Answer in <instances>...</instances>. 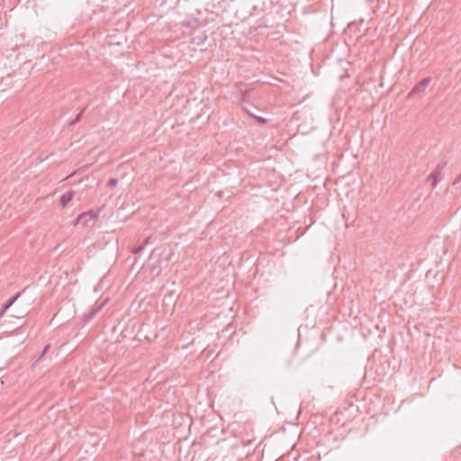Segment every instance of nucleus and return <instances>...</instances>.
Wrapping results in <instances>:
<instances>
[{
  "label": "nucleus",
  "mask_w": 461,
  "mask_h": 461,
  "mask_svg": "<svg viewBox=\"0 0 461 461\" xmlns=\"http://www.w3.org/2000/svg\"><path fill=\"white\" fill-rule=\"evenodd\" d=\"M430 81H431V78L429 77H425L424 79L420 81L410 91V93L408 94L407 97L411 98V97H412L413 95H415L417 94L423 93L426 90V88L428 87V86L430 83Z\"/></svg>",
  "instance_id": "f257e3e1"
},
{
  "label": "nucleus",
  "mask_w": 461,
  "mask_h": 461,
  "mask_svg": "<svg viewBox=\"0 0 461 461\" xmlns=\"http://www.w3.org/2000/svg\"><path fill=\"white\" fill-rule=\"evenodd\" d=\"M443 167L444 165H438L437 169L431 172L427 178V181L431 183L433 188L437 185L438 181L439 180V176Z\"/></svg>",
  "instance_id": "f03ea898"
},
{
  "label": "nucleus",
  "mask_w": 461,
  "mask_h": 461,
  "mask_svg": "<svg viewBox=\"0 0 461 461\" xmlns=\"http://www.w3.org/2000/svg\"><path fill=\"white\" fill-rule=\"evenodd\" d=\"M73 192L69 191L63 194L59 199V204L61 207H65L73 198Z\"/></svg>",
  "instance_id": "7ed1b4c3"
},
{
  "label": "nucleus",
  "mask_w": 461,
  "mask_h": 461,
  "mask_svg": "<svg viewBox=\"0 0 461 461\" xmlns=\"http://www.w3.org/2000/svg\"><path fill=\"white\" fill-rule=\"evenodd\" d=\"M206 40H207V35L204 33L194 36L192 38L193 43H194L196 45H203L206 41Z\"/></svg>",
  "instance_id": "20e7f679"
},
{
  "label": "nucleus",
  "mask_w": 461,
  "mask_h": 461,
  "mask_svg": "<svg viewBox=\"0 0 461 461\" xmlns=\"http://www.w3.org/2000/svg\"><path fill=\"white\" fill-rule=\"evenodd\" d=\"M21 292L17 293L14 297L10 298L5 304H4V311H7L20 297Z\"/></svg>",
  "instance_id": "39448f33"
},
{
  "label": "nucleus",
  "mask_w": 461,
  "mask_h": 461,
  "mask_svg": "<svg viewBox=\"0 0 461 461\" xmlns=\"http://www.w3.org/2000/svg\"><path fill=\"white\" fill-rule=\"evenodd\" d=\"M235 87L238 89V91L240 93V101H244V96L247 93V89L243 88V83L238 82L235 84Z\"/></svg>",
  "instance_id": "423d86ee"
},
{
  "label": "nucleus",
  "mask_w": 461,
  "mask_h": 461,
  "mask_svg": "<svg viewBox=\"0 0 461 461\" xmlns=\"http://www.w3.org/2000/svg\"><path fill=\"white\" fill-rule=\"evenodd\" d=\"M149 238L147 239L141 245L138 246L137 248L132 249L131 253H133V254L140 253L144 249L145 246L149 243Z\"/></svg>",
  "instance_id": "0eeeda50"
},
{
  "label": "nucleus",
  "mask_w": 461,
  "mask_h": 461,
  "mask_svg": "<svg viewBox=\"0 0 461 461\" xmlns=\"http://www.w3.org/2000/svg\"><path fill=\"white\" fill-rule=\"evenodd\" d=\"M86 107L76 116V118L74 120H72L70 122H69V125H74L76 124L77 122H78L81 118H82V115L84 113V112L86 111Z\"/></svg>",
  "instance_id": "6e6552de"
},
{
  "label": "nucleus",
  "mask_w": 461,
  "mask_h": 461,
  "mask_svg": "<svg viewBox=\"0 0 461 461\" xmlns=\"http://www.w3.org/2000/svg\"><path fill=\"white\" fill-rule=\"evenodd\" d=\"M254 119H255V120H257V121H258L259 123H261V124H262V123H266V122H269V120H268V119L264 118V117H262V116H258V115H257V116H255V118H254Z\"/></svg>",
  "instance_id": "1a4fd4ad"
},
{
  "label": "nucleus",
  "mask_w": 461,
  "mask_h": 461,
  "mask_svg": "<svg viewBox=\"0 0 461 461\" xmlns=\"http://www.w3.org/2000/svg\"><path fill=\"white\" fill-rule=\"evenodd\" d=\"M117 183H118L117 179L112 178V179L109 180L108 185L113 187V186H115L117 185Z\"/></svg>",
  "instance_id": "9d476101"
},
{
  "label": "nucleus",
  "mask_w": 461,
  "mask_h": 461,
  "mask_svg": "<svg viewBox=\"0 0 461 461\" xmlns=\"http://www.w3.org/2000/svg\"><path fill=\"white\" fill-rule=\"evenodd\" d=\"M50 348V345H46L43 351L41 352V356H40V358L43 357V355L48 351Z\"/></svg>",
  "instance_id": "9b49d317"
},
{
  "label": "nucleus",
  "mask_w": 461,
  "mask_h": 461,
  "mask_svg": "<svg viewBox=\"0 0 461 461\" xmlns=\"http://www.w3.org/2000/svg\"><path fill=\"white\" fill-rule=\"evenodd\" d=\"M246 112L253 118H255L256 115V113H252L250 110H248L247 108H245Z\"/></svg>",
  "instance_id": "f8f14e48"
},
{
  "label": "nucleus",
  "mask_w": 461,
  "mask_h": 461,
  "mask_svg": "<svg viewBox=\"0 0 461 461\" xmlns=\"http://www.w3.org/2000/svg\"><path fill=\"white\" fill-rule=\"evenodd\" d=\"M461 180V175L454 181V185H456V183H458L459 181Z\"/></svg>",
  "instance_id": "ddd939ff"
},
{
  "label": "nucleus",
  "mask_w": 461,
  "mask_h": 461,
  "mask_svg": "<svg viewBox=\"0 0 461 461\" xmlns=\"http://www.w3.org/2000/svg\"><path fill=\"white\" fill-rule=\"evenodd\" d=\"M6 311H4V307L0 310V317H2Z\"/></svg>",
  "instance_id": "4468645a"
}]
</instances>
